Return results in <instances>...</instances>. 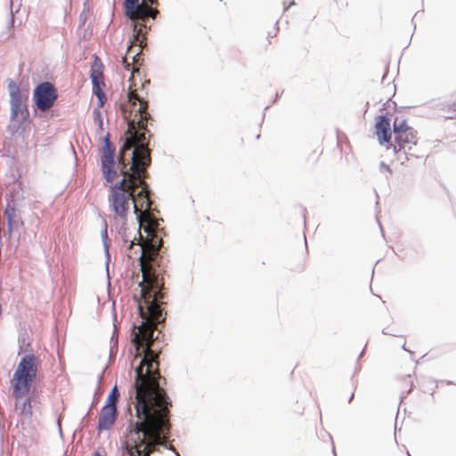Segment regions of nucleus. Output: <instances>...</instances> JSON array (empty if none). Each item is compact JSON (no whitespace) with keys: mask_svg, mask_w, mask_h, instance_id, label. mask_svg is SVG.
<instances>
[{"mask_svg":"<svg viewBox=\"0 0 456 456\" xmlns=\"http://www.w3.org/2000/svg\"><path fill=\"white\" fill-rule=\"evenodd\" d=\"M142 294L147 305V313L139 305L141 317L144 320L138 327L139 331L133 338L137 349L143 348L144 358L135 369L136 404L135 413L138 420L134 424L135 445H126L127 456H149L156 444L165 442V430L167 427L168 405L170 404L165 391L157 381V355L150 346L154 341L153 330L159 322L161 309L154 298H147L144 287Z\"/></svg>","mask_w":456,"mask_h":456,"instance_id":"f257e3e1","label":"nucleus"},{"mask_svg":"<svg viewBox=\"0 0 456 456\" xmlns=\"http://www.w3.org/2000/svg\"><path fill=\"white\" fill-rule=\"evenodd\" d=\"M129 134L120 150L118 163L113 159L114 147L109 137L104 139L102 156V170L106 184L110 188L112 200H151V191L145 180L148 177L147 168L151 165L149 140L145 136L149 119H143L142 126L135 124L130 128V121L134 118V112L126 115Z\"/></svg>","mask_w":456,"mask_h":456,"instance_id":"f03ea898","label":"nucleus"},{"mask_svg":"<svg viewBox=\"0 0 456 456\" xmlns=\"http://www.w3.org/2000/svg\"><path fill=\"white\" fill-rule=\"evenodd\" d=\"M158 4V0H125V13L130 19L133 27V44L138 45L135 54L131 56L132 76L129 79L130 86L128 92V104L126 107L134 112V118L130 121V128L137 124L142 126L143 119H151L148 112V102L145 97L148 95L146 86L150 85V79L141 83L140 87L135 82V74L139 73V68L142 65L143 58L142 51L147 45V32L151 29L148 26L150 19L155 20L159 14L157 8L152 7Z\"/></svg>","mask_w":456,"mask_h":456,"instance_id":"7ed1b4c3","label":"nucleus"},{"mask_svg":"<svg viewBox=\"0 0 456 456\" xmlns=\"http://www.w3.org/2000/svg\"><path fill=\"white\" fill-rule=\"evenodd\" d=\"M38 362L34 354L23 355L12 375L13 395L23 398L30 390L37 373Z\"/></svg>","mask_w":456,"mask_h":456,"instance_id":"20e7f679","label":"nucleus"},{"mask_svg":"<svg viewBox=\"0 0 456 456\" xmlns=\"http://www.w3.org/2000/svg\"><path fill=\"white\" fill-rule=\"evenodd\" d=\"M395 144L394 151L395 152L403 151L405 154H410V151L418 142L417 132L404 119L396 118L394 121ZM411 155H412L411 153Z\"/></svg>","mask_w":456,"mask_h":456,"instance_id":"39448f33","label":"nucleus"},{"mask_svg":"<svg viewBox=\"0 0 456 456\" xmlns=\"http://www.w3.org/2000/svg\"><path fill=\"white\" fill-rule=\"evenodd\" d=\"M57 98V90L50 82L40 83L36 86L33 92L35 104L41 111L50 110L54 105Z\"/></svg>","mask_w":456,"mask_h":456,"instance_id":"423d86ee","label":"nucleus"},{"mask_svg":"<svg viewBox=\"0 0 456 456\" xmlns=\"http://www.w3.org/2000/svg\"><path fill=\"white\" fill-rule=\"evenodd\" d=\"M8 91L11 98V118L12 120L19 118L24 119L28 113L26 107L28 97L21 94L19 86L13 80L9 81Z\"/></svg>","mask_w":456,"mask_h":456,"instance_id":"0eeeda50","label":"nucleus"},{"mask_svg":"<svg viewBox=\"0 0 456 456\" xmlns=\"http://www.w3.org/2000/svg\"><path fill=\"white\" fill-rule=\"evenodd\" d=\"M132 202H133L134 212L136 215V218H137L140 225H142V224L143 222L146 223L147 225H145L143 227V230L146 233H148V235H151V233L152 232V230H151L152 226H155L158 224L157 219L153 214V210H154L152 208L153 201H150V200L144 201L145 208L142 211H139V208L136 205V201H132Z\"/></svg>","mask_w":456,"mask_h":456,"instance_id":"6e6552de","label":"nucleus"},{"mask_svg":"<svg viewBox=\"0 0 456 456\" xmlns=\"http://www.w3.org/2000/svg\"><path fill=\"white\" fill-rule=\"evenodd\" d=\"M91 79L93 83V93L98 98L99 108H102L106 101L104 93L102 92L105 83L102 70L93 68L91 71Z\"/></svg>","mask_w":456,"mask_h":456,"instance_id":"1a4fd4ad","label":"nucleus"},{"mask_svg":"<svg viewBox=\"0 0 456 456\" xmlns=\"http://www.w3.org/2000/svg\"><path fill=\"white\" fill-rule=\"evenodd\" d=\"M375 132L380 144L390 142L391 127L390 121L385 116H379L375 124Z\"/></svg>","mask_w":456,"mask_h":456,"instance_id":"9d476101","label":"nucleus"},{"mask_svg":"<svg viewBox=\"0 0 456 456\" xmlns=\"http://www.w3.org/2000/svg\"><path fill=\"white\" fill-rule=\"evenodd\" d=\"M117 408L113 406L104 405L102 410V414L99 419L98 428L99 429H110L116 419Z\"/></svg>","mask_w":456,"mask_h":456,"instance_id":"9b49d317","label":"nucleus"},{"mask_svg":"<svg viewBox=\"0 0 456 456\" xmlns=\"http://www.w3.org/2000/svg\"><path fill=\"white\" fill-rule=\"evenodd\" d=\"M109 208L117 216H118L122 220H126L128 211L130 209V202L129 201H110Z\"/></svg>","mask_w":456,"mask_h":456,"instance_id":"f8f14e48","label":"nucleus"},{"mask_svg":"<svg viewBox=\"0 0 456 456\" xmlns=\"http://www.w3.org/2000/svg\"><path fill=\"white\" fill-rule=\"evenodd\" d=\"M20 398L17 399L15 403V408L19 411V414L25 419H30L32 417V406H31V399L30 397H27L22 402L20 401Z\"/></svg>","mask_w":456,"mask_h":456,"instance_id":"ddd939ff","label":"nucleus"},{"mask_svg":"<svg viewBox=\"0 0 456 456\" xmlns=\"http://www.w3.org/2000/svg\"><path fill=\"white\" fill-rule=\"evenodd\" d=\"M138 46V45L133 44L132 40L130 45L127 48L126 55L122 58V64L126 70H130L131 63L129 60H131L132 55L135 54Z\"/></svg>","mask_w":456,"mask_h":456,"instance_id":"4468645a","label":"nucleus"},{"mask_svg":"<svg viewBox=\"0 0 456 456\" xmlns=\"http://www.w3.org/2000/svg\"><path fill=\"white\" fill-rule=\"evenodd\" d=\"M5 215L7 216L9 224L16 222L15 207L13 204H11V202L7 203Z\"/></svg>","mask_w":456,"mask_h":456,"instance_id":"2eb2a0df","label":"nucleus"},{"mask_svg":"<svg viewBox=\"0 0 456 456\" xmlns=\"http://www.w3.org/2000/svg\"><path fill=\"white\" fill-rule=\"evenodd\" d=\"M117 396H118V394H117V387L116 386L111 389L110 395H108V398H107V403L105 405H109V406H113V407H116V400H117Z\"/></svg>","mask_w":456,"mask_h":456,"instance_id":"dca6fc26","label":"nucleus"},{"mask_svg":"<svg viewBox=\"0 0 456 456\" xmlns=\"http://www.w3.org/2000/svg\"><path fill=\"white\" fill-rule=\"evenodd\" d=\"M101 237L103 243L104 248L107 250V239H108V232H107V223L105 220H102V230H101Z\"/></svg>","mask_w":456,"mask_h":456,"instance_id":"f3484780","label":"nucleus"},{"mask_svg":"<svg viewBox=\"0 0 456 456\" xmlns=\"http://www.w3.org/2000/svg\"><path fill=\"white\" fill-rule=\"evenodd\" d=\"M99 109L100 108L98 107V109L94 110V112H93V115H94V122L96 124H98V126L102 128L103 122H102L101 111H100Z\"/></svg>","mask_w":456,"mask_h":456,"instance_id":"a211bd4d","label":"nucleus"},{"mask_svg":"<svg viewBox=\"0 0 456 456\" xmlns=\"http://www.w3.org/2000/svg\"><path fill=\"white\" fill-rule=\"evenodd\" d=\"M160 245H161V240L160 239H158V238L153 239V240L151 242V246L153 248H155L156 250H158L159 248Z\"/></svg>","mask_w":456,"mask_h":456,"instance_id":"6ab92c4d","label":"nucleus"},{"mask_svg":"<svg viewBox=\"0 0 456 456\" xmlns=\"http://www.w3.org/2000/svg\"><path fill=\"white\" fill-rule=\"evenodd\" d=\"M448 110H452L453 112H454L453 114L450 115L449 118H456V102L452 103V104H450L448 106Z\"/></svg>","mask_w":456,"mask_h":456,"instance_id":"aec40b11","label":"nucleus"},{"mask_svg":"<svg viewBox=\"0 0 456 456\" xmlns=\"http://www.w3.org/2000/svg\"><path fill=\"white\" fill-rule=\"evenodd\" d=\"M381 167H382L383 168H385L387 172L391 173V169H390L389 166H387V165H386V164L382 163V164H381Z\"/></svg>","mask_w":456,"mask_h":456,"instance_id":"412c9836","label":"nucleus"},{"mask_svg":"<svg viewBox=\"0 0 456 456\" xmlns=\"http://www.w3.org/2000/svg\"><path fill=\"white\" fill-rule=\"evenodd\" d=\"M133 245H134V241L132 240V241H130V243L128 245V249L132 248Z\"/></svg>","mask_w":456,"mask_h":456,"instance_id":"4be33fe9","label":"nucleus"},{"mask_svg":"<svg viewBox=\"0 0 456 456\" xmlns=\"http://www.w3.org/2000/svg\"><path fill=\"white\" fill-rule=\"evenodd\" d=\"M92 456H101V454L98 452H94Z\"/></svg>","mask_w":456,"mask_h":456,"instance_id":"5701e85b","label":"nucleus"}]
</instances>
